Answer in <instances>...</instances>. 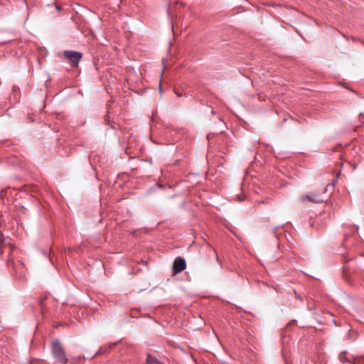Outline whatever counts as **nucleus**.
I'll use <instances>...</instances> for the list:
<instances>
[{"label": "nucleus", "mask_w": 364, "mask_h": 364, "mask_svg": "<svg viewBox=\"0 0 364 364\" xmlns=\"http://www.w3.org/2000/svg\"><path fill=\"white\" fill-rule=\"evenodd\" d=\"M349 274H350V269L348 268V267L345 265L343 267V278L346 281L349 280Z\"/></svg>", "instance_id": "7"}, {"label": "nucleus", "mask_w": 364, "mask_h": 364, "mask_svg": "<svg viewBox=\"0 0 364 364\" xmlns=\"http://www.w3.org/2000/svg\"><path fill=\"white\" fill-rule=\"evenodd\" d=\"M339 359L341 362H346L348 361V358H346V353L345 352H343L340 353L339 355Z\"/></svg>", "instance_id": "8"}, {"label": "nucleus", "mask_w": 364, "mask_h": 364, "mask_svg": "<svg viewBox=\"0 0 364 364\" xmlns=\"http://www.w3.org/2000/svg\"><path fill=\"white\" fill-rule=\"evenodd\" d=\"M46 299V297H44V298H42V299H39V304H41V311H42V314H43V311H44V309H43V301L44 300Z\"/></svg>", "instance_id": "9"}, {"label": "nucleus", "mask_w": 364, "mask_h": 364, "mask_svg": "<svg viewBox=\"0 0 364 364\" xmlns=\"http://www.w3.org/2000/svg\"><path fill=\"white\" fill-rule=\"evenodd\" d=\"M63 55L75 67L77 66L82 58V54L80 53L73 50H65L63 52Z\"/></svg>", "instance_id": "3"}, {"label": "nucleus", "mask_w": 364, "mask_h": 364, "mask_svg": "<svg viewBox=\"0 0 364 364\" xmlns=\"http://www.w3.org/2000/svg\"><path fill=\"white\" fill-rule=\"evenodd\" d=\"M52 354L60 364H65L68 361L65 350L58 340L53 341L51 345Z\"/></svg>", "instance_id": "1"}, {"label": "nucleus", "mask_w": 364, "mask_h": 364, "mask_svg": "<svg viewBox=\"0 0 364 364\" xmlns=\"http://www.w3.org/2000/svg\"><path fill=\"white\" fill-rule=\"evenodd\" d=\"M146 363L147 364H162L161 362L159 359H157L156 358L154 357L153 355H151L150 354H147Z\"/></svg>", "instance_id": "5"}, {"label": "nucleus", "mask_w": 364, "mask_h": 364, "mask_svg": "<svg viewBox=\"0 0 364 364\" xmlns=\"http://www.w3.org/2000/svg\"><path fill=\"white\" fill-rule=\"evenodd\" d=\"M348 237H349V235H347V234H346V235H345V240H347V238H348Z\"/></svg>", "instance_id": "11"}, {"label": "nucleus", "mask_w": 364, "mask_h": 364, "mask_svg": "<svg viewBox=\"0 0 364 364\" xmlns=\"http://www.w3.org/2000/svg\"><path fill=\"white\" fill-rule=\"evenodd\" d=\"M6 248L9 247V251L12 252L14 250V245H11L10 243H8L7 245L4 244V239L3 235L0 234V248Z\"/></svg>", "instance_id": "6"}, {"label": "nucleus", "mask_w": 364, "mask_h": 364, "mask_svg": "<svg viewBox=\"0 0 364 364\" xmlns=\"http://www.w3.org/2000/svg\"><path fill=\"white\" fill-rule=\"evenodd\" d=\"M176 94L178 96H179V97H180V96H181V95L179 94V92H177L176 91Z\"/></svg>", "instance_id": "12"}, {"label": "nucleus", "mask_w": 364, "mask_h": 364, "mask_svg": "<svg viewBox=\"0 0 364 364\" xmlns=\"http://www.w3.org/2000/svg\"><path fill=\"white\" fill-rule=\"evenodd\" d=\"M70 250H70V248H68V249L67 250V251H68V252H70Z\"/></svg>", "instance_id": "13"}, {"label": "nucleus", "mask_w": 364, "mask_h": 364, "mask_svg": "<svg viewBox=\"0 0 364 364\" xmlns=\"http://www.w3.org/2000/svg\"><path fill=\"white\" fill-rule=\"evenodd\" d=\"M186 267V261L183 258L176 257L173 262L172 270L174 274H177L183 272Z\"/></svg>", "instance_id": "4"}, {"label": "nucleus", "mask_w": 364, "mask_h": 364, "mask_svg": "<svg viewBox=\"0 0 364 364\" xmlns=\"http://www.w3.org/2000/svg\"><path fill=\"white\" fill-rule=\"evenodd\" d=\"M299 200L304 204H306L307 203H320L325 200L321 194L314 192H309L301 196Z\"/></svg>", "instance_id": "2"}, {"label": "nucleus", "mask_w": 364, "mask_h": 364, "mask_svg": "<svg viewBox=\"0 0 364 364\" xmlns=\"http://www.w3.org/2000/svg\"><path fill=\"white\" fill-rule=\"evenodd\" d=\"M345 261L344 263H346L348 261L350 260V259H347L346 257H344Z\"/></svg>", "instance_id": "10"}]
</instances>
